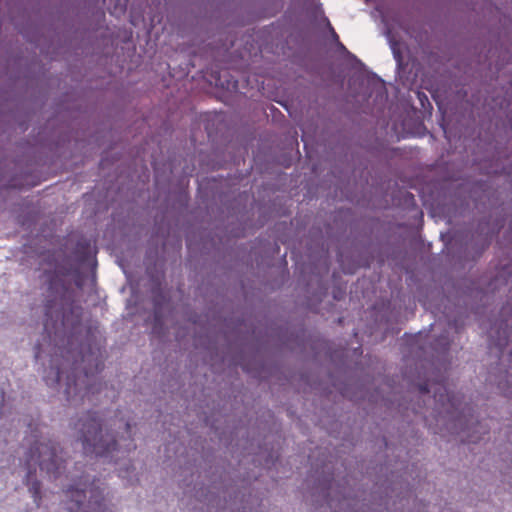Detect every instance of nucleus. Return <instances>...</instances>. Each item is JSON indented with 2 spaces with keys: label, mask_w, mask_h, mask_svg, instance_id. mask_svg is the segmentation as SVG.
Listing matches in <instances>:
<instances>
[{
  "label": "nucleus",
  "mask_w": 512,
  "mask_h": 512,
  "mask_svg": "<svg viewBox=\"0 0 512 512\" xmlns=\"http://www.w3.org/2000/svg\"><path fill=\"white\" fill-rule=\"evenodd\" d=\"M83 429V448L87 453L105 456L114 449L113 437L104 432L97 421L92 420L84 424Z\"/></svg>",
  "instance_id": "obj_1"
},
{
  "label": "nucleus",
  "mask_w": 512,
  "mask_h": 512,
  "mask_svg": "<svg viewBox=\"0 0 512 512\" xmlns=\"http://www.w3.org/2000/svg\"><path fill=\"white\" fill-rule=\"evenodd\" d=\"M55 458V450L49 445L41 443L37 445L34 450H32L29 463H38L41 469H45L47 472H51L56 464Z\"/></svg>",
  "instance_id": "obj_2"
}]
</instances>
